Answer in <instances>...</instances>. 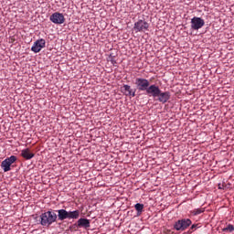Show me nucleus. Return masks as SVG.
Here are the masks:
<instances>
[{"instance_id":"nucleus-3","label":"nucleus","mask_w":234,"mask_h":234,"mask_svg":"<svg viewBox=\"0 0 234 234\" xmlns=\"http://www.w3.org/2000/svg\"><path fill=\"white\" fill-rule=\"evenodd\" d=\"M150 96L153 98H157L160 103H167L171 100V93L169 91H162L160 87L156 86L152 90Z\"/></svg>"},{"instance_id":"nucleus-6","label":"nucleus","mask_w":234,"mask_h":234,"mask_svg":"<svg viewBox=\"0 0 234 234\" xmlns=\"http://www.w3.org/2000/svg\"><path fill=\"white\" fill-rule=\"evenodd\" d=\"M46 45H47V41H45V39H43V38L37 39V41L34 42V44L31 48V50L35 54H37V53L41 52V50H43V48H45Z\"/></svg>"},{"instance_id":"nucleus-18","label":"nucleus","mask_w":234,"mask_h":234,"mask_svg":"<svg viewBox=\"0 0 234 234\" xmlns=\"http://www.w3.org/2000/svg\"><path fill=\"white\" fill-rule=\"evenodd\" d=\"M205 209L204 208H195L192 210V215L197 216V215H202L204 213Z\"/></svg>"},{"instance_id":"nucleus-14","label":"nucleus","mask_w":234,"mask_h":234,"mask_svg":"<svg viewBox=\"0 0 234 234\" xmlns=\"http://www.w3.org/2000/svg\"><path fill=\"white\" fill-rule=\"evenodd\" d=\"M12 165H9L7 161H5V159L2 162L1 164V167L4 171V173H8V171H10L12 168L10 167Z\"/></svg>"},{"instance_id":"nucleus-4","label":"nucleus","mask_w":234,"mask_h":234,"mask_svg":"<svg viewBox=\"0 0 234 234\" xmlns=\"http://www.w3.org/2000/svg\"><path fill=\"white\" fill-rule=\"evenodd\" d=\"M191 224L192 221L189 218L179 219L175 223L174 229H176V231H186Z\"/></svg>"},{"instance_id":"nucleus-2","label":"nucleus","mask_w":234,"mask_h":234,"mask_svg":"<svg viewBox=\"0 0 234 234\" xmlns=\"http://www.w3.org/2000/svg\"><path fill=\"white\" fill-rule=\"evenodd\" d=\"M135 85L138 90L144 91L145 90L148 96L151 95L152 90L156 87L155 84H152L149 82V80L144 78H136L135 79Z\"/></svg>"},{"instance_id":"nucleus-10","label":"nucleus","mask_w":234,"mask_h":234,"mask_svg":"<svg viewBox=\"0 0 234 234\" xmlns=\"http://www.w3.org/2000/svg\"><path fill=\"white\" fill-rule=\"evenodd\" d=\"M77 228H84V229L90 228V219L80 218L77 221Z\"/></svg>"},{"instance_id":"nucleus-1","label":"nucleus","mask_w":234,"mask_h":234,"mask_svg":"<svg viewBox=\"0 0 234 234\" xmlns=\"http://www.w3.org/2000/svg\"><path fill=\"white\" fill-rule=\"evenodd\" d=\"M57 221L58 214H56V211L52 209L43 212L39 216V224H41L44 228H50V226Z\"/></svg>"},{"instance_id":"nucleus-16","label":"nucleus","mask_w":234,"mask_h":234,"mask_svg":"<svg viewBox=\"0 0 234 234\" xmlns=\"http://www.w3.org/2000/svg\"><path fill=\"white\" fill-rule=\"evenodd\" d=\"M5 161L12 165V164L17 161V157L16 155H11L10 157H7L6 159H5Z\"/></svg>"},{"instance_id":"nucleus-19","label":"nucleus","mask_w":234,"mask_h":234,"mask_svg":"<svg viewBox=\"0 0 234 234\" xmlns=\"http://www.w3.org/2000/svg\"><path fill=\"white\" fill-rule=\"evenodd\" d=\"M197 226L198 225H197V224L192 225L191 228H190L191 231H195V229H197Z\"/></svg>"},{"instance_id":"nucleus-5","label":"nucleus","mask_w":234,"mask_h":234,"mask_svg":"<svg viewBox=\"0 0 234 234\" xmlns=\"http://www.w3.org/2000/svg\"><path fill=\"white\" fill-rule=\"evenodd\" d=\"M192 30H200L206 25V21L202 17L194 16L190 21Z\"/></svg>"},{"instance_id":"nucleus-17","label":"nucleus","mask_w":234,"mask_h":234,"mask_svg":"<svg viewBox=\"0 0 234 234\" xmlns=\"http://www.w3.org/2000/svg\"><path fill=\"white\" fill-rule=\"evenodd\" d=\"M234 226L231 224H229L226 228L223 229V231L225 233H233Z\"/></svg>"},{"instance_id":"nucleus-13","label":"nucleus","mask_w":234,"mask_h":234,"mask_svg":"<svg viewBox=\"0 0 234 234\" xmlns=\"http://www.w3.org/2000/svg\"><path fill=\"white\" fill-rule=\"evenodd\" d=\"M80 218V210L68 211L69 220H78Z\"/></svg>"},{"instance_id":"nucleus-7","label":"nucleus","mask_w":234,"mask_h":234,"mask_svg":"<svg viewBox=\"0 0 234 234\" xmlns=\"http://www.w3.org/2000/svg\"><path fill=\"white\" fill-rule=\"evenodd\" d=\"M133 29L135 32H145V30H149V23L145 20H138L134 23Z\"/></svg>"},{"instance_id":"nucleus-8","label":"nucleus","mask_w":234,"mask_h":234,"mask_svg":"<svg viewBox=\"0 0 234 234\" xmlns=\"http://www.w3.org/2000/svg\"><path fill=\"white\" fill-rule=\"evenodd\" d=\"M49 21L55 25H63L65 23V16L63 14L56 12L49 16Z\"/></svg>"},{"instance_id":"nucleus-15","label":"nucleus","mask_w":234,"mask_h":234,"mask_svg":"<svg viewBox=\"0 0 234 234\" xmlns=\"http://www.w3.org/2000/svg\"><path fill=\"white\" fill-rule=\"evenodd\" d=\"M135 210L137 211L138 215H142L144 211V204L137 203L134 206Z\"/></svg>"},{"instance_id":"nucleus-9","label":"nucleus","mask_w":234,"mask_h":234,"mask_svg":"<svg viewBox=\"0 0 234 234\" xmlns=\"http://www.w3.org/2000/svg\"><path fill=\"white\" fill-rule=\"evenodd\" d=\"M124 96H130L131 98H134L136 96V89L133 90L130 85L124 84L122 86Z\"/></svg>"},{"instance_id":"nucleus-11","label":"nucleus","mask_w":234,"mask_h":234,"mask_svg":"<svg viewBox=\"0 0 234 234\" xmlns=\"http://www.w3.org/2000/svg\"><path fill=\"white\" fill-rule=\"evenodd\" d=\"M57 218L58 220L63 221V220H67V218L69 219V211H67L66 209H58L57 210Z\"/></svg>"},{"instance_id":"nucleus-12","label":"nucleus","mask_w":234,"mask_h":234,"mask_svg":"<svg viewBox=\"0 0 234 234\" xmlns=\"http://www.w3.org/2000/svg\"><path fill=\"white\" fill-rule=\"evenodd\" d=\"M36 154L30 152V149L27 148L21 151V157L25 160H32Z\"/></svg>"}]
</instances>
